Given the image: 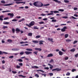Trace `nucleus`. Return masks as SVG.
Instances as JSON below:
<instances>
[{"label":"nucleus","instance_id":"obj_30","mask_svg":"<svg viewBox=\"0 0 78 78\" xmlns=\"http://www.w3.org/2000/svg\"><path fill=\"white\" fill-rule=\"evenodd\" d=\"M69 36V34H66L65 35V38H67V37H68V36Z\"/></svg>","mask_w":78,"mask_h":78},{"label":"nucleus","instance_id":"obj_34","mask_svg":"<svg viewBox=\"0 0 78 78\" xmlns=\"http://www.w3.org/2000/svg\"><path fill=\"white\" fill-rule=\"evenodd\" d=\"M59 11H61L62 12H63L64 11V10L63 9H59L58 10Z\"/></svg>","mask_w":78,"mask_h":78},{"label":"nucleus","instance_id":"obj_43","mask_svg":"<svg viewBox=\"0 0 78 78\" xmlns=\"http://www.w3.org/2000/svg\"><path fill=\"white\" fill-rule=\"evenodd\" d=\"M34 30H38V28H37V27L36 26L34 27Z\"/></svg>","mask_w":78,"mask_h":78},{"label":"nucleus","instance_id":"obj_11","mask_svg":"<svg viewBox=\"0 0 78 78\" xmlns=\"http://www.w3.org/2000/svg\"><path fill=\"white\" fill-rule=\"evenodd\" d=\"M13 5V3L8 4L4 5V6H11V5Z\"/></svg>","mask_w":78,"mask_h":78},{"label":"nucleus","instance_id":"obj_8","mask_svg":"<svg viewBox=\"0 0 78 78\" xmlns=\"http://www.w3.org/2000/svg\"><path fill=\"white\" fill-rule=\"evenodd\" d=\"M3 17H4V16L3 15L0 16V20H1V21L3 20Z\"/></svg>","mask_w":78,"mask_h":78},{"label":"nucleus","instance_id":"obj_1","mask_svg":"<svg viewBox=\"0 0 78 78\" xmlns=\"http://www.w3.org/2000/svg\"><path fill=\"white\" fill-rule=\"evenodd\" d=\"M33 5L35 6H36V7H42V6H49V5H50V4L44 5L42 2H40L37 1L34 2L33 3Z\"/></svg>","mask_w":78,"mask_h":78},{"label":"nucleus","instance_id":"obj_25","mask_svg":"<svg viewBox=\"0 0 78 78\" xmlns=\"http://www.w3.org/2000/svg\"><path fill=\"white\" fill-rule=\"evenodd\" d=\"M39 42H40L39 43V44H43L42 42H44V41H40Z\"/></svg>","mask_w":78,"mask_h":78},{"label":"nucleus","instance_id":"obj_39","mask_svg":"<svg viewBox=\"0 0 78 78\" xmlns=\"http://www.w3.org/2000/svg\"><path fill=\"white\" fill-rule=\"evenodd\" d=\"M76 69H72V72H75V71H76Z\"/></svg>","mask_w":78,"mask_h":78},{"label":"nucleus","instance_id":"obj_58","mask_svg":"<svg viewBox=\"0 0 78 78\" xmlns=\"http://www.w3.org/2000/svg\"><path fill=\"white\" fill-rule=\"evenodd\" d=\"M41 16H46V14H41Z\"/></svg>","mask_w":78,"mask_h":78},{"label":"nucleus","instance_id":"obj_53","mask_svg":"<svg viewBox=\"0 0 78 78\" xmlns=\"http://www.w3.org/2000/svg\"><path fill=\"white\" fill-rule=\"evenodd\" d=\"M39 38H40V36L39 35H37L36 37V39H38Z\"/></svg>","mask_w":78,"mask_h":78},{"label":"nucleus","instance_id":"obj_18","mask_svg":"<svg viewBox=\"0 0 78 78\" xmlns=\"http://www.w3.org/2000/svg\"><path fill=\"white\" fill-rule=\"evenodd\" d=\"M12 51H18V50H19V49L13 48L12 49Z\"/></svg>","mask_w":78,"mask_h":78},{"label":"nucleus","instance_id":"obj_6","mask_svg":"<svg viewBox=\"0 0 78 78\" xmlns=\"http://www.w3.org/2000/svg\"><path fill=\"white\" fill-rule=\"evenodd\" d=\"M25 53L26 55H30V54H32V52H30L29 51H26L25 52Z\"/></svg>","mask_w":78,"mask_h":78},{"label":"nucleus","instance_id":"obj_13","mask_svg":"<svg viewBox=\"0 0 78 78\" xmlns=\"http://www.w3.org/2000/svg\"><path fill=\"white\" fill-rule=\"evenodd\" d=\"M53 1H54V2H55L56 3H61V1H58V0H52Z\"/></svg>","mask_w":78,"mask_h":78},{"label":"nucleus","instance_id":"obj_20","mask_svg":"<svg viewBox=\"0 0 78 78\" xmlns=\"http://www.w3.org/2000/svg\"><path fill=\"white\" fill-rule=\"evenodd\" d=\"M58 53L59 55H60L61 56L63 55V52L61 51H59Z\"/></svg>","mask_w":78,"mask_h":78},{"label":"nucleus","instance_id":"obj_12","mask_svg":"<svg viewBox=\"0 0 78 78\" xmlns=\"http://www.w3.org/2000/svg\"><path fill=\"white\" fill-rule=\"evenodd\" d=\"M53 56V55L52 53H50L48 55L47 57H52Z\"/></svg>","mask_w":78,"mask_h":78},{"label":"nucleus","instance_id":"obj_64","mask_svg":"<svg viewBox=\"0 0 78 78\" xmlns=\"http://www.w3.org/2000/svg\"><path fill=\"white\" fill-rule=\"evenodd\" d=\"M78 53L75 55V56L76 57H78Z\"/></svg>","mask_w":78,"mask_h":78},{"label":"nucleus","instance_id":"obj_17","mask_svg":"<svg viewBox=\"0 0 78 78\" xmlns=\"http://www.w3.org/2000/svg\"><path fill=\"white\" fill-rule=\"evenodd\" d=\"M31 68L32 69H38L39 67L36 66H34L31 67Z\"/></svg>","mask_w":78,"mask_h":78},{"label":"nucleus","instance_id":"obj_54","mask_svg":"<svg viewBox=\"0 0 78 78\" xmlns=\"http://www.w3.org/2000/svg\"><path fill=\"white\" fill-rule=\"evenodd\" d=\"M20 67H21L20 66H19L18 65H17L16 66V68L17 69H20Z\"/></svg>","mask_w":78,"mask_h":78},{"label":"nucleus","instance_id":"obj_22","mask_svg":"<svg viewBox=\"0 0 78 78\" xmlns=\"http://www.w3.org/2000/svg\"><path fill=\"white\" fill-rule=\"evenodd\" d=\"M32 42L33 43H38L39 42L37 41L33 40Z\"/></svg>","mask_w":78,"mask_h":78},{"label":"nucleus","instance_id":"obj_63","mask_svg":"<svg viewBox=\"0 0 78 78\" xmlns=\"http://www.w3.org/2000/svg\"><path fill=\"white\" fill-rule=\"evenodd\" d=\"M47 19H48L47 18H44V19H43V20H47Z\"/></svg>","mask_w":78,"mask_h":78},{"label":"nucleus","instance_id":"obj_10","mask_svg":"<svg viewBox=\"0 0 78 78\" xmlns=\"http://www.w3.org/2000/svg\"><path fill=\"white\" fill-rule=\"evenodd\" d=\"M48 65L49 66H51L49 67V68H50L51 70L52 69H53V65H51V64L50 63L48 64Z\"/></svg>","mask_w":78,"mask_h":78},{"label":"nucleus","instance_id":"obj_23","mask_svg":"<svg viewBox=\"0 0 78 78\" xmlns=\"http://www.w3.org/2000/svg\"><path fill=\"white\" fill-rule=\"evenodd\" d=\"M18 76L19 77H23V78H25V77H26V76H25L22 75H18Z\"/></svg>","mask_w":78,"mask_h":78},{"label":"nucleus","instance_id":"obj_5","mask_svg":"<svg viewBox=\"0 0 78 78\" xmlns=\"http://www.w3.org/2000/svg\"><path fill=\"white\" fill-rule=\"evenodd\" d=\"M61 70V69H59V68H55L52 69V71H55V70H57V72H58V71H60Z\"/></svg>","mask_w":78,"mask_h":78},{"label":"nucleus","instance_id":"obj_60","mask_svg":"<svg viewBox=\"0 0 78 78\" xmlns=\"http://www.w3.org/2000/svg\"><path fill=\"white\" fill-rule=\"evenodd\" d=\"M1 3H5V1H2L1 2Z\"/></svg>","mask_w":78,"mask_h":78},{"label":"nucleus","instance_id":"obj_51","mask_svg":"<svg viewBox=\"0 0 78 78\" xmlns=\"http://www.w3.org/2000/svg\"><path fill=\"white\" fill-rule=\"evenodd\" d=\"M8 19H9V18L8 17H7L4 19V20H8Z\"/></svg>","mask_w":78,"mask_h":78},{"label":"nucleus","instance_id":"obj_27","mask_svg":"<svg viewBox=\"0 0 78 78\" xmlns=\"http://www.w3.org/2000/svg\"><path fill=\"white\" fill-rule=\"evenodd\" d=\"M32 33H29L28 34V36H32Z\"/></svg>","mask_w":78,"mask_h":78},{"label":"nucleus","instance_id":"obj_46","mask_svg":"<svg viewBox=\"0 0 78 78\" xmlns=\"http://www.w3.org/2000/svg\"><path fill=\"white\" fill-rule=\"evenodd\" d=\"M53 12H54V13H59V12L58 11H54Z\"/></svg>","mask_w":78,"mask_h":78},{"label":"nucleus","instance_id":"obj_40","mask_svg":"<svg viewBox=\"0 0 78 78\" xmlns=\"http://www.w3.org/2000/svg\"><path fill=\"white\" fill-rule=\"evenodd\" d=\"M10 12V11L9 10H6L5 11H2V12Z\"/></svg>","mask_w":78,"mask_h":78},{"label":"nucleus","instance_id":"obj_15","mask_svg":"<svg viewBox=\"0 0 78 78\" xmlns=\"http://www.w3.org/2000/svg\"><path fill=\"white\" fill-rule=\"evenodd\" d=\"M16 33H17V32H20V30L19 28H16Z\"/></svg>","mask_w":78,"mask_h":78},{"label":"nucleus","instance_id":"obj_42","mask_svg":"<svg viewBox=\"0 0 78 78\" xmlns=\"http://www.w3.org/2000/svg\"><path fill=\"white\" fill-rule=\"evenodd\" d=\"M51 22H56V20H51Z\"/></svg>","mask_w":78,"mask_h":78},{"label":"nucleus","instance_id":"obj_4","mask_svg":"<svg viewBox=\"0 0 78 78\" xmlns=\"http://www.w3.org/2000/svg\"><path fill=\"white\" fill-rule=\"evenodd\" d=\"M8 16H10V17L11 18H12L14 17V13H9L8 14Z\"/></svg>","mask_w":78,"mask_h":78},{"label":"nucleus","instance_id":"obj_14","mask_svg":"<svg viewBox=\"0 0 78 78\" xmlns=\"http://www.w3.org/2000/svg\"><path fill=\"white\" fill-rule=\"evenodd\" d=\"M35 50H38V51H42V49L40 48H35Z\"/></svg>","mask_w":78,"mask_h":78},{"label":"nucleus","instance_id":"obj_59","mask_svg":"<svg viewBox=\"0 0 78 78\" xmlns=\"http://www.w3.org/2000/svg\"><path fill=\"white\" fill-rule=\"evenodd\" d=\"M44 69H46V70H48L49 69V68L48 67H46L44 68Z\"/></svg>","mask_w":78,"mask_h":78},{"label":"nucleus","instance_id":"obj_45","mask_svg":"<svg viewBox=\"0 0 78 78\" xmlns=\"http://www.w3.org/2000/svg\"><path fill=\"white\" fill-rule=\"evenodd\" d=\"M35 76H36V77H37V78H39V76H38V74H36L35 75Z\"/></svg>","mask_w":78,"mask_h":78},{"label":"nucleus","instance_id":"obj_50","mask_svg":"<svg viewBox=\"0 0 78 78\" xmlns=\"http://www.w3.org/2000/svg\"><path fill=\"white\" fill-rule=\"evenodd\" d=\"M77 42H78V41H74L73 44H76V43H77Z\"/></svg>","mask_w":78,"mask_h":78},{"label":"nucleus","instance_id":"obj_3","mask_svg":"<svg viewBox=\"0 0 78 78\" xmlns=\"http://www.w3.org/2000/svg\"><path fill=\"white\" fill-rule=\"evenodd\" d=\"M67 28L65 26L63 28L61 29V31L62 32H64L66 31V29H67Z\"/></svg>","mask_w":78,"mask_h":78},{"label":"nucleus","instance_id":"obj_47","mask_svg":"<svg viewBox=\"0 0 78 78\" xmlns=\"http://www.w3.org/2000/svg\"><path fill=\"white\" fill-rule=\"evenodd\" d=\"M15 2H20L21 1H23V0H13Z\"/></svg>","mask_w":78,"mask_h":78},{"label":"nucleus","instance_id":"obj_49","mask_svg":"<svg viewBox=\"0 0 78 78\" xmlns=\"http://www.w3.org/2000/svg\"><path fill=\"white\" fill-rule=\"evenodd\" d=\"M49 75H50V76H53V73H49Z\"/></svg>","mask_w":78,"mask_h":78},{"label":"nucleus","instance_id":"obj_48","mask_svg":"<svg viewBox=\"0 0 78 78\" xmlns=\"http://www.w3.org/2000/svg\"><path fill=\"white\" fill-rule=\"evenodd\" d=\"M66 75H67V76H69V75H70V73H69V72L67 73H66Z\"/></svg>","mask_w":78,"mask_h":78},{"label":"nucleus","instance_id":"obj_62","mask_svg":"<svg viewBox=\"0 0 78 78\" xmlns=\"http://www.w3.org/2000/svg\"><path fill=\"white\" fill-rule=\"evenodd\" d=\"M2 64H5V61L3 60L2 61Z\"/></svg>","mask_w":78,"mask_h":78},{"label":"nucleus","instance_id":"obj_24","mask_svg":"<svg viewBox=\"0 0 78 78\" xmlns=\"http://www.w3.org/2000/svg\"><path fill=\"white\" fill-rule=\"evenodd\" d=\"M7 42H9V43H11L12 42V41L11 39H8L7 40Z\"/></svg>","mask_w":78,"mask_h":78},{"label":"nucleus","instance_id":"obj_36","mask_svg":"<svg viewBox=\"0 0 78 78\" xmlns=\"http://www.w3.org/2000/svg\"><path fill=\"white\" fill-rule=\"evenodd\" d=\"M12 22H17V20L15 19H13L12 20Z\"/></svg>","mask_w":78,"mask_h":78},{"label":"nucleus","instance_id":"obj_55","mask_svg":"<svg viewBox=\"0 0 78 78\" xmlns=\"http://www.w3.org/2000/svg\"><path fill=\"white\" fill-rule=\"evenodd\" d=\"M65 60H67V59H69V57H66L65 58Z\"/></svg>","mask_w":78,"mask_h":78},{"label":"nucleus","instance_id":"obj_52","mask_svg":"<svg viewBox=\"0 0 78 78\" xmlns=\"http://www.w3.org/2000/svg\"><path fill=\"white\" fill-rule=\"evenodd\" d=\"M14 56L13 55H11L9 57V58H13Z\"/></svg>","mask_w":78,"mask_h":78},{"label":"nucleus","instance_id":"obj_57","mask_svg":"<svg viewBox=\"0 0 78 78\" xmlns=\"http://www.w3.org/2000/svg\"><path fill=\"white\" fill-rule=\"evenodd\" d=\"M19 66H23V63H19Z\"/></svg>","mask_w":78,"mask_h":78},{"label":"nucleus","instance_id":"obj_33","mask_svg":"<svg viewBox=\"0 0 78 78\" xmlns=\"http://www.w3.org/2000/svg\"><path fill=\"white\" fill-rule=\"evenodd\" d=\"M64 2L65 3H69V1L67 0H64Z\"/></svg>","mask_w":78,"mask_h":78},{"label":"nucleus","instance_id":"obj_26","mask_svg":"<svg viewBox=\"0 0 78 78\" xmlns=\"http://www.w3.org/2000/svg\"><path fill=\"white\" fill-rule=\"evenodd\" d=\"M3 24H5V25H8L9 24V22H4V23H3Z\"/></svg>","mask_w":78,"mask_h":78},{"label":"nucleus","instance_id":"obj_19","mask_svg":"<svg viewBox=\"0 0 78 78\" xmlns=\"http://www.w3.org/2000/svg\"><path fill=\"white\" fill-rule=\"evenodd\" d=\"M26 50L27 51H33V49L31 48H27Z\"/></svg>","mask_w":78,"mask_h":78},{"label":"nucleus","instance_id":"obj_31","mask_svg":"<svg viewBox=\"0 0 78 78\" xmlns=\"http://www.w3.org/2000/svg\"><path fill=\"white\" fill-rule=\"evenodd\" d=\"M66 42H70V41H72V40L70 39H67V40H66Z\"/></svg>","mask_w":78,"mask_h":78},{"label":"nucleus","instance_id":"obj_56","mask_svg":"<svg viewBox=\"0 0 78 78\" xmlns=\"http://www.w3.org/2000/svg\"><path fill=\"white\" fill-rule=\"evenodd\" d=\"M44 23V22H39V24H43Z\"/></svg>","mask_w":78,"mask_h":78},{"label":"nucleus","instance_id":"obj_16","mask_svg":"<svg viewBox=\"0 0 78 78\" xmlns=\"http://www.w3.org/2000/svg\"><path fill=\"white\" fill-rule=\"evenodd\" d=\"M48 41H51L52 42H54V41H53V39H52V38H48Z\"/></svg>","mask_w":78,"mask_h":78},{"label":"nucleus","instance_id":"obj_21","mask_svg":"<svg viewBox=\"0 0 78 78\" xmlns=\"http://www.w3.org/2000/svg\"><path fill=\"white\" fill-rule=\"evenodd\" d=\"M70 51H71L72 52H74L75 51V48H73V49H72L70 50Z\"/></svg>","mask_w":78,"mask_h":78},{"label":"nucleus","instance_id":"obj_38","mask_svg":"<svg viewBox=\"0 0 78 78\" xmlns=\"http://www.w3.org/2000/svg\"><path fill=\"white\" fill-rule=\"evenodd\" d=\"M54 61L53 59H51V61H49V63H52V62H53Z\"/></svg>","mask_w":78,"mask_h":78},{"label":"nucleus","instance_id":"obj_61","mask_svg":"<svg viewBox=\"0 0 78 78\" xmlns=\"http://www.w3.org/2000/svg\"><path fill=\"white\" fill-rule=\"evenodd\" d=\"M77 9H78V8L76 7L74 8V11H76V10H77Z\"/></svg>","mask_w":78,"mask_h":78},{"label":"nucleus","instance_id":"obj_35","mask_svg":"<svg viewBox=\"0 0 78 78\" xmlns=\"http://www.w3.org/2000/svg\"><path fill=\"white\" fill-rule=\"evenodd\" d=\"M37 53H38V51H35L33 52V53L36 55H37Z\"/></svg>","mask_w":78,"mask_h":78},{"label":"nucleus","instance_id":"obj_28","mask_svg":"<svg viewBox=\"0 0 78 78\" xmlns=\"http://www.w3.org/2000/svg\"><path fill=\"white\" fill-rule=\"evenodd\" d=\"M37 72H41L42 73H44V72L42 70H37Z\"/></svg>","mask_w":78,"mask_h":78},{"label":"nucleus","instance_id":"obj_41","mask_svg":"<svg viewBox=\"0 0 78 78\" xmlns=\"http://www.w3.org/2000/svg\"><path fill=\"white\" fill-rule=\"evenodd\" d=\"M23 54H24V52H23V51L21 52L20 53V55H23Z\"/></svg>","mask_w":78,"mask_h":78},{"label":"nucleus","instance_id":"obj_29","mask_svg":"<svg viewBox=\"0 0 78 78\" xmlns=\"http://www.w3.org/2000/svg\"><path fill=\"white\" fill-rule=\"evenodd\" d=\"M17 61H19V62H23V60L21 59H20L17 60Z\"/></svg>","mask_w":78,"mask_h":78},{"label":"nucleus","instance_id":"obj_37","mask_svg":"<svg viewBox=\"0 0 78 78\" xmlns=\"http://www.w3.org/2000/svg\"><path fill=\"white\" fill-rule=\"evenodd\" d=\"M2 28L3 29H5V28H8V27L6 26H4L2 27Z\"/></svg>","mask_w":78,"mask_h":78},{"label":"nucleus","instance_id":"obj_2","mask_svg":"<svg viewBox=\"0 0 78 78\" xmlns=\"http://www.w3.org/2000/svg\"><path fill=\"white\" fill-rule=\"evenodd\" d=\"M5 54V55H7V54H8V53L4 51H0V55H3Z\"/></svg>","mask_w":78,"mask_h":78},{"label":"nucleus","instance_id":"obj_44","mask_svg":"<svg viewBox=\"0 0 78 78\" xmlns=\"http://www.w3.org/2000/svg\"><path fill=\"white\" fill-rule=\"evenodd\" d=\"M12 72L14 74H16L17 73V72H16V71H12Z\"/></svg>","mask_w":78,"mask_h":78},{"label":"nucleus","instance_id":"obj_32","mask_svg":"<svg viewBox=\"0 0 78 78\" xmlns=\"http://www.w3.org/2000/svg\"><path fill=\"white\" fill-rule=\"evenodd\" d=\"M12 33H15V29L14 28H12Z\"/></svg>","mask_w":78,"mask_h":78},{"label":"nucleus","instance_id":"obj_9","mask_svg":"<svg viewBox=\"0 0 78 78\" xmlns=\"http://www.w3.org/2000/svg\"><path fill=\"white\" fill-rule=\"evenodd\" d=\"M16 4H19L20 3H23V4H25V2H16Z\"/></svg>","mask_w":78,"mask_h":78},{"label":"nucleus","instance_id":"obj_7","mask_svg":"<svg viewBox=\"0 0 78 78\" xmlns=\"http://www.w3.org/2000/svg\"><path fill=\"white\" fill-rule=\"evenodd\" d=\"M34 21H31L30 23H29V25L31 27V26H33L34 25Z\"/></svg>","mask_w":78,"mask_h":78}]
</instances>
